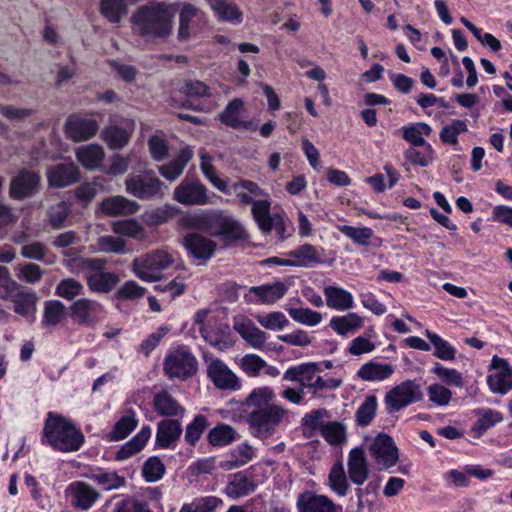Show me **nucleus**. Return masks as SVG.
I'll use <instances>...</instances> for the list:
<instances>
[{
    "mask_svg": "<svg viewBox=\"0 0 512 512\" xmlns=\"http://www.w3.org/2000/svg\"><path fill=\"white\" fill-rule=\"evenodd\" d=\"M235 331L253 348L262 349L267 334L260 330L250 319L242 317L234 322Z\"/></svg>",
    "mask_w": 512,
    "mask_h": 512,
    "instance_id": "25",
    "label": "nucleus"
},
{
    "mask_svg": "<svg viewBox=\"0 0 512 512\" xmlns=\"http://www.w3.org/2000/svg\"><path fill=\"white\" fill-rule=\"evenodd\" d=\"M393 373L392 364L369 361L359 368L357 376L363 381L376 382L388 379Z\"/></svg>",
    "mask_w": 512,
    "mask_h": 512,
    "instance_id": "35",
    "label": "nucleus"
},
{
    "mask_svg": "<svg viewBox=\"0 0 512 512\" xmlns=\"http://www.w3.org/2000/svg\"><path fill=\"white\" fill-rule=\"evenodd\" d=\"M208 425V420L205 416H195L192 422L186 426L184 435L185 441L189 445L195 446L204 431L207 429Z\"/></svg>",
    "mask_w": 512,
    "mask_h": 512,
    "instance_id": "58",
    "label": "nucleus"
},
{
    "mask_svg": "<svg viewBox=\"0 0 512 512\" xmlns=\"http://www.w3.org/2000/svg\"><path fill=\"white\" fill-rule=\"evenodd\" d=\"M99 124L93 118L70 117L66 122V134L75 141H85L92 138L98 131Z\"/></svg>",
    "mask_w": 512,
    "mask_h": 512,
    "instance_id": "20",
    "label": "nucleus"
},
{
    "mask_svg": "<svg viewBox=\"0 0 512 512\" xmlns=\"http://www.w3.org/2000/svg\"><path fill=\"white\" fill-rule=\"evenodd\" d=\"M164 473L165 465L157 456L148 458L142 467V476L149 483L162 479Z\"/></svg>",
    "mask_w": 512,
    "mask_h": 512,
    "instance_id": "61",
    "label": "nucleus"
},
{
    "mask_svg": "<svg viewBox=\"0 0 512 512\" xmlns=\"http://www.w3.org/2000/svg\"><path fill=\"white\" fill-rule=\"evenodd\" d=\"M130 23L135 35L147 40H165L173 32V5L165 2L143 5L131 15Z\"/></svg>",
    "mask_w": 512,
    "mask_h": 512,
    "instance_id": "1",
    "label": "nucleus"
},
{
    "mask_svg": "<svg viewBox=\"0 0 512 512\" xmlns=\"http://www.w3.org/2000/svg\"><path fill=\"white\" fill-rule=\"evenodd\" d=\"M425 335L429 339L430 343L434 346L435 357L444 361L455 360L456 349L450 343H448L438 334L433 333L429 330H426Z\"/></svg>",
    "mask_w": 512,
    "mask_h": 512,
    "instance_id": "51",
    "label": "nucleus"
},
{
    "mask_svg": "<svg viewBox=\"0 0 512 512\" xmlns=\"http://www.w3.org/2000/svg\"><path fill=\"white\" fill-rule=\"evenodd\" d=\"M182 245L189 256L204 263L213 257L217 247L215 241L197 232L184 235Z\"/></svg>",
    "mask_w": 512,
    "mask_h": 512,
    "instance_id": "10",
    "label": "nucleus"
},
{
    "mask_svg": "<svg viewBox=\"0 0 512 512\" xmlns=\"http://www.w3.org/2000/svg\"><path fill=\"white\" fill-rule=\"evenodd\" d=\"M213 236H222L229 241L245 240L248 238V234L242 224L223 211H221Z\"/></svg>",
    "mask_w": 512,
    "mask_h": 512,
    "instance_id": "26",
    "label": "nucleus"
},
{
    "mask_svg": "<svg viewBox=\"0 0 512 512\" xmlns=\"http://www.w3.org/2000/svg\"><path fill=\"white\" fill-rule=\"evenodd\" d=\"M182 432V425L178 419L162 420L157 426L156 445L161 448H169L180 438Z\"/></svg>",
    "mask_w": 512,
    "mask_h": 512,
    "instance_id": "30",
    "label": "nucleus"
},
{
    "mask_svg": "<svg viewBox=\"0 0 512 512\" xmlns=\"http://www.w3.org/2000/svg\"><path fill=\"white\" fill-rule=\"evenodd\" d=\"M104 150L97 144L83 145L76 149V158L87 170L93 171L100 167L104 159Z\"/></svg>",
    "mask_w": 512,
    "mask_h": 512,
    "instance_id": "39",
    "label": "nucleus"
},
{
    "mask_svg": "<svg viewBox=\"0 0 512 512\" xmlns=\"http://www.w3.org/2000/svg\"><path fill=\"white\" fill-rule=\"evenodd\" d=\"M124 185L129 195L140 200L162 199L165 194L164 182L150 169L130 173Z\"/></svg>",
    "mask_w": 512,
    "mask_h": 512,
    "instance_id": "3",
    "label": "nucleus"
},
{
    "mask_svg": "<svg viewBox=\"0 0 512 512\" xmlns=\"http://www.w3.org/2000/svg\"><path fill=\"white\" fill-rule=\"evenodd\" d=\"M171 254L164 250L136 257L132 262V272L142 281L156 282L162 277V271L173 263Z\"/></svg>",
    "mask_w": 512,
    "mask_h": 512,
    "instance_id": "5",
    "label": "nucleus"
},
{
    "mask_svg": "<svg viewBox=\"0 0 512 512\" xmlns=\"http://www.w3.org/2000/svg\"><path fill=\"white\" fill-rule=\"evenodd\" d=\"M193 156L189 148H184L171 162L158 166L159 173L169 181H175L184 171Z\"/></svg>",
    "mask_w": 512,
    "mask_h": 512,
    "instance_id": "38",
    "label": "nucleus"
},
{
    "mask_svg": "<svg viewBox=\"0 0 512 512\" xmlns=\"http://www.w3.org/2000/svg\"><path fill=\"white\" fill-rule=\"evenodd\" d=\"M207 375L220 390L236 391L241 388L238 377L219 359L211 361L207 367Z\"/></svg>",
    "mask_w": 512,
    "mask_h": 512,
    "instance_id": "13",
    "label": "nucleus"
},
{
    "mask_svg": "<svg viewBox=\"0 0 512 512\" xmlns=\"http://www.w3.org/2000/svg\"><path fill=\"white\" fill-rule=\"evenodd\" d=\"M114 512H153L146 501L134 496H126L115 503Z\"/></svg>",
    "mask_w": 512,
    "mask_h": 512,
    "instance_id": "64",
    "label": "nucleus"
},
{
    "mask_svg": "<svg viewBox=\"0 0 512 512\" xmlns=\"http://www.w3.org/2000/svg\"><path fill=\"white\" fill-rule=\"evenodd\" d=\"M476 414L478 415V420L473 430L478 434H483L486 430L503 420L502 414L492 409H478Z\"/></svg>",
    "mask_w": 512,
    "mask_h": 512,
    "instance_id": "56",
    "label": "nucleus"
},
{
    "mask_svg": "<svg viewBox=\"0 0 512 512\" xmlns=\"http://www.w3.org/2000/svg\"><path fill=\"white\" fill-rule=\"evenodd\" d=\"M151 434L150 426L144 425L133 438L123 444L116 452V460L124 461L139 453L147 444Z\"/></svg>",
    "mask_w": 512,
    "mask_h": 512,
    "instance_id": "32",
    "label": "nucleus"
},
{
    "mask_svg": "<svg viewBox=\"0 0 512 512\" xmlns=\"http://www.w3.org/2000/svg\"><path fill=\"white\" fill-rule=\"evenodd\" d=\"M423 399L421 385L415 380H406L388 391L384 403L389 413L398 412Z\"/></svg>",
    "mask_w": 512,
    "mask_h": 512,
    "instance_id": "7",
    "label": "nucleus"
},
{
    "mask_svg": "<svg viewBox=\"0 0 512 512\" xmlns=\"http://www.w3.org/2000/svg\"><path fill=\"white\" fill-rule=\"evenodd\" d=\"M152 404L154 411L165 418H182L186 412L184 406L167 390L155 393Z\"/></svg>",
    "mask_w": 512,
    "mask_h": 512,
    "instance_id": "22",
    "label": "nucleus"
},
{
    "mask_svg": "<svg viewBox=\"0 0 512 512\" xmlns=\"http://www.w3.org/2000/svg\"><path fill=\"white\" fill-rule=\"evenodd\" d=\"M434 149L431 144H426L418 147H409L404 157L413 165L420 167H427L433 160Z\"/></svg>",
    "mask_w": 512,
    "mask_h": 512,
    "instance_id": "50",
    "label": "nucleus"
},
{
    "mask_svg": "<svg viewBox=\"0 0 512 512\" xmlns=\"http://www.w3.org/2000/svg\"><path fill=\"white\" fill-rule=\"evenodd\" d=\"M47 178L50 186L63 188L78 182L80 171L72 162L59 163L48 169Z\"/></svg>",
    "mask_w": 512,
    "mask_h": 512,
    "instance_id": "18",
    "label": "nucleus"
},
{
    "mask_svg": "<svg viewBox=\"0 0 512 512\" xmlns=\"http://www.w3.org/2000/svg\"><path fill=\"white\" fill-rule=\"evenodd\" d=\"M326 299V305L337 311H346L354 307V299L352 294L337 286H326L323 289Z\"/></svg>",
    "mask_w": 512,
    "mask_h": 512,
    "instance_id": "31",
    "label": "nucleus"
},
{
    "mask_svg": "<svg viewBox=\"0 0 512 512\" xmlns=\"http://www.w3.org/2000/svg\"><path fill=\"white\" fill-rule=\"evenodd\" d=\"M70 212V205L66 201H60L49 207L47 211V217L51 227L54 229L61 228Z\"/></svg>",
    "mask_w": 512,
    "mask_h": 512,
    "instance_id": "62",
    "label": "nucleus"
},
{
    "mask_svg": "<svg viewBox=\"0 0 512 512\" xmlns=\"http://www.w3.org/2000/svg\"><path fill=\"white\" fill-rule=\"evenodd\" d=\"M134 131V121L125 119L120 124H112L105 127L102 131V138L112 150H118L125 147Z\"/></svg>",
    "mask_w": 512,
    "mask_h": 512,
    "instance_id": "15",
    "label": "nucleus"
},
{
    "mask_svg": "<svg viewBox=\"0 0 512 512\" xmlns=\"http://www.w3.org/2000/svg\"><path fill=\"white\" fill-rule=\"evenodd\" d=\"M275 394L270 387L263 386L255 388L250 392L246 398V405L248 407H255L256 409L264 408L271 401L274 400Z\"/></svg>",
    "mask_w": 512,
    "mask_h": 512,
    "instance_id": "57",
    "label": "nucleus"
},
{
    "mask_svg": "<svg viewBox=\"0 0 512 512\" xmlns=\"http://www.w3.org/2000/svg\"><path fill=\"white\" fill-rule=\"evenodd\" d=\"M71 492L72 505L80 510L90 509L100 498L98 492L93 486L83 481H76L69 485Z\"/></svg>",
    "mask_w": 512,
    "mask_h": 512,
    "instance_id": "23",
    "label": "nucleus"
},
{
    "mask_svg": "<svg viewBox=\"0 0 512 512\" xmlns=\"http://www.w3.org/2000/svg\"><path fill=\"white\" fill-rule=\"evenodd\" d=\"M431 372L449 386L461 388L464 385L462 374L460 372L453 368L444 367L439 362L434 363Z\"/></svg>",
    "mask_w": 512,
    "mask_h": 512,
    "instance_id": "60",
    "label": "nucleus"
},
{
    "mask_svg": "<svg viewBox=\"0 0 512 512\" xmlns=\"http://www.w3.org/2000/svg\"><path fill=\"white\" fill-rule=\"evenodd\" d=\"M299 512H341V506H337L325 495H318L310 491L300 494L297 499Z\"/></svg>",
    "mask_w": 512,
    "mask_h": 512,
    "instance_id": "17",
    "label": "nucleus"
},
{
    "mask_svg": "<svg viewBox=\"0 0 512 512\" xmlns=\"http://www.w3.org/2000/svg\"><path fill=\"white\" fill-rule=\"evenodd\" d=\"M243 109L244 102L239 98H235L231 100L219 114V120L228 127L240 128Z\"/></svg>",
    "mask_w": 512,
    "mask_h": 512,
    "instance_id": "45",
    "label": "nucleus"
},
{
    "mask_svg": "<svg viewBox=\"0 0 512 512\" xmlns=\"http://www.w3.org/2000/svg\"><path fill=\"white\" fill-rule=\"evenodd\" d=\"M174 200L183 205H205L211 203L207 188L199 180L184 179L174 189Z\"/></svg>",
    "mask_w": 512,
    "mask_h": 512,
    "instance_id": "9",
    "label": "nucleus"
},
{
    "mask_svg": "<svg viewBox=\"0 0 512 512\" xmlns=\"http://www.w3.org/2000/svg\"><path fill=\"white\" fill-rule=\"evenodd\" d=\"M200 10L191 3H183L179 12L178 39L187 41L192 36L191 24L200 14Z\"/></svg>",
    "mask_w": 512,
    "mask_h": 512,
    "instance_id": "41",
    "label": "nucleus"
},
{
    "mask_svg": "<svg viewBox=\"0 0 512 512\" xmlns=\"http://www.w3.org/2000/svg\"><path fill=\"white\" fill-rule=\"evenodd\" d=\"M403 139L411 144V147H418L429 144L424 136H430L432 128L424 122H416L401 128Z\"/></svg>",
    "mask_w": 512,
    "mask_h": 512,
    "instance_id": "42",
    "label": "nucleus"
},
{
    "mask_svg": "<svg viewBox=\"0 0 512 512\" xmlns=\"http://www.w3.org/2000/svg\"><path fill=\"white\" fill-rule=\"evenodd\" d=\"M492 367L498 371L487 377L488 386L493 393L504 395L512 389V369L498 356L492 358Z\"/></svg>",
    "mask_w": 512,
    "mask_h": 512,
    "instance_id": "14",
    "label": "nucleus"
},
{
    "mask_svg": "<svg viewBox=\"0 0 512 512\" xmlns=\"http://www.w3.org/2000/svg\"><path fill=\"white\" fill-rule=\"evenodd\" d=\"M220 214L221 210H199L188 213L180 218V226L214 235Z\"/></svg>",
    "mask_w": 512,
    "mask_h": 512,
    "instance_id": "11",
    "label": "nucleus"
},
{
    "mask_svg": "<svg viewBox=\"0 0 512 512\" xmlns=\"http://www.w3.org/2000/svg\"><path fill=\"white\" fill-rule=\"evenodd\" d=\"M38 300L37 294L33 291H19L12 299L14 311L18 315L25 317L28 321L33 322L36 318V304Z\"/></svg>",
    "mask_w": 512,
    "mask_h": 512,
    "instance_id": "34",
    "label": "nucleus"
},
{
    "mask_svg": "<svg viewBox=\"0 0 512 512\" xmlns=\"http://www.w3.org/2000/svg\"><path fill=\"white\" fill-rule=\"evenodd\" d=\"M102 305L88 298H80L70 306L71 318L79 325L92 327L99 321Z\"/></svg>",
    "mask_w": 512,
    "mask_h": 512,
    "instance_id": "12",
    "label": "nucleus"
},
{
    "mask_svg": "<svg viewBox=\"0 0 512 512\" xmlns=\"http://www.w3.org/2000/svg\"><path fill=\"white\" fill-rule=\"evenodd\" d=\"M378 402L375 395H368L355 413V422L360 427H366L372 423L376 416Z\"/></svg>",
    "mask_w": 512,
    "mask_h": 512,
    "instance_id": "47",
    "label": "nucleus"
},
{
    "mask_svg": "<svg viewBox=\"0 0 512 512\" xmlns=\"http://www.w3.org/2000/svg\"><path fill=\"white\" fill-rule=\"evenodd\" d=\"M287 291V288L282 282H275L273 284H264L260 286H252L249 288V293L254 294L257 299H252L245 295L247 302H261L263 304H272L281 299Z\"/></svg>",
    "mask_w": 512,
    "mask_h": 512,
    "instance_id": "27",
    "label": "nucleus"
},
{
    "mask_svg": "<svg viewBox=\"0 0 512 512\" xmlns=\"http://www.w3.org/2000/svg\"><path fill=\"white\" fill-rule=\"evenodd\" d=\"M151 434L150 426L144 425L133 438L123 444L116 452V460L124 461L139 453L147 444Z\"/></svg>",
    "mask_w": 512,
    "mask_h": 512,
    "instance_id": "33",
    "label": "nucleus"
},
{
    "mask_svg": "<svg viewBox=\"0 0 512 512\" xmlns=\"http://www.w3.org/2000/svg\"><path fill=\"white\" fill-rule=\"evenodd\" d=\"M222 504V500L215 496H207L185 504L180 512H215V509Z\"/></svg>",
    "mask_w": 512,
    "mask_h": 512,
    "instance_id": "63",
    "label": "nucleus"
},
{
    "mask_svg": "<svg viewBox=\"0 0 512 512\" xmlns=\"http://www.w3.org/2000/svg\"><path fill=\"white\" fill-rule=\"evenodd\" d=\"M288 256L294 258L293 267L313 268L325 262L324 249L309 243L291 250Z\"/></svg>",
    "mask_w": 512,
    "mask_h": 512,
    "instance_id": "21",
    "label": "nucleus"
},
{
    "mask_svg": "<svg viewBox=\"0 0 512 512\" xmlns=\"http://www.w3.org/2000/svg\"><path fill=\"white\" fill-rule=\"evenodd\" d=\"M139 209L136 201L121 195L107 197L101 202V210L109 216L132 215Z\"/></svg>",
    "mask_w": 512,
    "mask_h": 512,
    "instance_id": "28",
    "label": "nucleus"
},
{
    "mask_svg": "<svg viewBox=\"0 0 512 512\" xmlns=\"http://www.w3.org/2000/svg\"><path fill=\"white\" fill-rule=\"evenodd\" d=\"M369 451L379 470H388L399 459L398 448L393 438L384 433L378 434L373 439Z\"/></svg>",
    "mask_w": 512,
    "mask_h": 512,
    "instance_id": "8",
    "label": "nucleus"
},
{
    "mask_svg": "<svg viewBox=\"0 0 512 512\" xmlns=\"http://www.w3.org/2000/svg\"><path fill=\"white\" fill-rule=\"evenodd\" d=\"M320 432L322 437L331 445H339L346 440V427L338 421L323 424Z\"/></svg>",
    "mask_w": 512,
    "mask_h": 512,
    "instance_id": "55",
    "label": "nucleus"
},
{
    "mask_svg": "<svg viewBox=\"0 0 512 512\" xmlns=\"http://www.w3.org/2000/svg\"><path fill=\"white\" fill-rule=\"evenodd\" d=\"M270 202L268 200H256L252 206V215L262 233H269V225L274 220L270 213Z\"/></svg>",
    "mask_w": 512,
    "mask_h": 512,
    "instance_id": "49",
    "label": "nucleus"
},
{
    "mask_svg": "<svg viewBox=\"0 0 512 512\" xmlns=\"http://www.w3.org/2000/svg\"><path fill=\"white\" fill-rule=\"evenodd\" d=\"M86 282L92 292L106 294L114 289L119 282V277L113 272L96 271L87 275Z\"/></svg>",
    "mask_w": 512,
    "mask_h": 512,
    "instance_id": "36",
    "label": "nucleus"
},
{
    "mask_svg": "<svg viewBox=\"0 0 512 512\" xmlns=\"http://www.w3.org/2000/svg\"><path fill=\"white\" fill-rule=\"evenodd\" d=\"M286 412V409L276 404L253 410L247 416L251 434L260 439L269 438L274 434Z\"/></svg>",
    "mask_w": 512,
    "mask_h": 512,
    "instance_id": "4",
    "label": "nucleus"
},
{
    "mask_svg": "<svg viewBox=\"0 0 512 512\" xmlns=\"http://www.w3.org/2000/svg\"><path fill=\"white\" fill-rule=\"evenodd\" d=\"M85 476L105 492L120 490L127 485L126 478L115 470L96 467L90 469Z\"/></svg>",
    "mask_w": 512,
    "mask_h": 512,
    "instance_id": "16",
    "label": "nucleus"
},
{
    "mask_svg": "<svg viewBox=\"0 0 512 512\" xmlns=\"http://www.w3.org/2000/svg\"><path fill=\"white\" fill-rule=\"evenodd\" d=\"M40 177L37 173L22 170L11 180L10 196L14 199L31 197L37 191Z\"/></svg>",
    "mask_w": 512,
    "mask_h": 512,
    "instance_id": "19",
    "label": "nucleus"
},
{
    "mask_svg": "<svg viewBox=\"0 0 512 512\" xmlns=\"http://www.w3.org/2000/svg\"><path fill=\"white\" fill-rule=\"evenodd\" d=\"M138 424L136 412L133 409H126L108 433L107 439L112 442L124 440L137 428Z\"/></svg>",
    "mask_w": 512,
    "mask_h": 512,
    "instance_id": "29",
    "label": "nucleus"
},
{
    "mask_svg": "<svg viewBox=\"0 0 512 512\" xmlns=\"http://www.w3.org/2000/svg\"><path fill=\"white\" fill-rule=\"evenodd\" d=\"M219 19L226 22L241 23L243 13L232 0H206Z\"/></svg>",
    "mask_w": 512,
    "mask_h": 512,
    "instance_id": "40",
    "label": "nucleus"
},
{
    "mask_svg": "<svg viewBox=\"0 0 512 512\" xmlns=\"http://www.w3.org/2000/svg\"><path fill=\"white\" fill-rule=\"evenodd\" d=\"M315 369H317V366L313 363H302L292 366L285 371L283 380L299 382L303 388H308V384L311 383L310 376L315 372Z\"/></svg>",
    "mask_w": 512,
    "mask_h": 512,
    "instance_id": "46",
    "label": "nucleus"
},
{
    "mask_svg": "<svg viewBox=\"0 0 512 512\" xmlns=\"http://www.w3.org/2000/svg\"><path fill=\"white\" fill-rule=\"evenodd\" d=\"M338 230L351 239L354 243L367 246L373 236V230L369 227H354L349 225H340Z\"/></svg>",
    "mask_w": 512,
    "mask_h": 512,
    "instance_id": "59",
    "label": "nucleus"
},
{
    "mask_svg": "<svg viewBox=\"0 0 512 512\" xmlns=\"http://www.w3.org/2000/svg\"><path fill=\"white\" fill-rule=\"evenodd\" d=\"M237 433L234 428L227 424H218L212 428L207 440L213 446H226L236 439Z\"/></svg>",
    "mask_w": 512,
    "mask_h": 512,
    "instance_id": "52",
    "label": "nucleus"
},
{
    "mask_svg": "<svg viewBox=\"0 0 512 512\" xmlns=\"http://www.w3.org/2000/svg\"><path fill=\"white\" fill-rule=\"evenodd\" d=\"M363 325V319L356 313L331 318L329 326L341 336L354 333Z\"/></svg>",
    "mask_w": 512,
    "mask_h": 512,
    "instance_id": "44",
    "label": "nucleus"
},
{
    "mask_svg": "<svg viewBox=\"0 0 512 512\" xmlns=\"http://www.w3.org/2000/svg\"><path fill=\"white\" fill-rule=\"evenodd\" d=\"M329 485L338 496H345L348 490V480L342 462L335 463L329 473Z\"/></svg>",
    "mask_w": 512,
    "mask_h": 512,
    "instance_id": "54",
    "label": "nucleus"
},
{
    "mask_svg": "<svg viewBox=\"0 0 512 512\" xmlns=\"http://www.w3.org/2000/svg\"><path fill=\"white\" fill-rule=\"evenodd\" d=\"M83 433L65 417L49 412L43 428L42 443L61 452L78 451L84 443Z\"/></svg>",
    "mask_w": 512,
    "mask_h": 512,
    "instance_id": "2",
    "label": "nucleus"
},
{
    "mask_svg": "<svg viewBox=\"0 0 512 512\" xmlns=\"http://www.w3.org/2000/svg\"><path fill=\"white\" fill-rule=\"evenodd\" d=\"M212 161L213 158L210 155H208L204 151L200 152V169L203 175L219 191L226 192L227 183L217 176L215 168L212 165Z\"/></svg>",
    "mask_w": 512,
    "mask_h": 512,
    "instance_id": "53",
    "label": "nucleus"
},
{
    "mask_svg": "<svg viewBox=\"0 0 512 512\" xmlns=\"http://www.w3.org/2000/svg\"><path fill=\"white\" fill-rule=\"evenodd\" d=\"M256 485L245 473L238 472L233 475L224 489V493L232 499H239L254 492Z\"/></svg>",
    "mask_w": 512,
    "mask_h": 512,
    "instance_id": "37",
    "label": "nucleus"
},
{
    "mask_svg": "<svg viewBox=\"0 0 512 512\" xmlns=\"http://www.w3.org/2000/svg\"><path fill=\"white\" fill-rule=\"evenodd\" d=\"M349 479L360 486L366 482L369 476L368 461L365 452L360 447L351 449L347 461Z\"/></svg>",
    "mask_w": 512,
    "mask_h": 512,
    "instance_id": "24",
    "label": "nucleus"
},
{
    "mask_svg": "<svg viewBox=\"0 0 512 512\" xmlns=\"http://www.w3.org/2000/svg\"><path fill=\"white\" fill-rule=\"evenodd\" d=\"M99 11L108 22L117 24L127 15L128 3L126 0H100Z\"/></svg>",
    "mask_w": 512,
    "mask_h": 512,
    "instance_id": "43",
    "label": "nucleus"
},
{
    "mask_svg": "<svg viewBox=\"0 0 512 512\" xmlns=\"http://www.w3.org/2000/svg\"><path fill=\"white\" fill-rule=\"evenodd\" d=\"M65 316V306L59 300H48L44 303L42 318L43 327H53L58 325Z\"/></svg>",
    "mask_w": 512,
    "mask_h": 512,
    "instance_id": "48",
    "label": "nucleus"
},
{
    "mask_svg": "<svg viewBox=\"0 0 512 512\" xmlns=\"http://www.w3.org/2000/svg\"><path fill=\"white\" fill-rule=\"evenodd\" d=\"M163 369L168 379L187 380L196 374V357L184 347L171 351L164 359Z\"/></svg>",
    "mask_w": 512,
    "mask_h": 512,
    "instance_id": "6",
    "label": "nucleus"
}]
</instances>
